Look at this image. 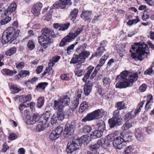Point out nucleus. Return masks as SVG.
Returning a JSON list of instances; mask_svg holds the SVG:
<instances>
[{"mask_svg":"<svg viewBox=\"0 0 154 154\" xmlns=\"http://www.w3.org/2000/svg\"><path fill=\"white\" fill-rule=\"evenodd\" d=\"M41 32V35L38 37L40 46L38 49L39 52L42 53L53 42L52 38H54L56 35L53 30L47 27L42 29Z\"/></svg>","mask_w":154,"mask_h":154,"instance_id":"f257e3e1","label":"nucleus"},{"mask_svg":"<svg viewBox=\"0 0 154 154\" xmlns=\"http://www.w3.org/2000/svg\"><path fill=\"white\" fill-rule=\"evenodd\" d=\"M20 30L17 29L16 31L12 27H9L5 30L2 36V44H5L9 42H12L14 40L19 34Z\"/></svg>","mask_w":154,"mask_h":154,"instance_id":"f03ea898","label":"nucleus"},{"mask_svg":"<svg viewBox=\"0 0 154 154\" xmlns=\"http://www.w3.org/2000/svg\"><path fill=\"white\" fill-rule=\"evenodd\" d=\"M134 45H136V48H137L136 50L137 55L136 54L133 52L132 51L130 50V52L131 53V57L136 60L137 59L138 60L142 61L143 59V56L147 53L146 51L147 50L146 49L148 48L145 44L143 45L142 43L141 44L139 43H135Z\"/></svg>","mask_w":154,"mask_h":154,"instance_id":"7ed1b4c3","label":"nucleus"},{"mask_svg":"<svg viewBox=\"0 0 154 154\" xmlns=\"http://www.w3.org/2000/svg\"><path fill=\"white\" fill-rule=\"evenodd\" d=\"M83 31V28L81 27L77 29L74 32H69L67 35L61 40L59 44V46L63 47L67 45L68 43L71 42Z\"/></svg>","mask_w":154,"mask_h":154,"instance_id":"20e7f679","label":"nucleus"},{"mask_svg":"<svg viewBox=\"0 0 154 154\" xmlns=\"http://www.w3.org/2000/svg\"><path fill=\"white\" fill-rule=\"evenodd\" d=\"M138 78V75L137 73L129 75L128 77L127 81L117 82L116 85V87L117 88H125L131 87L133 83L137 80Z\"/></svg>","mask_w":154,"mask_h":154,"instance_id":"39448f33","label":"nucleus"},{"mask_svg":"<svg viewBox=\"0 0 154 154\" xmlns=\"http://www.w3.org/2000/svg\"><path fill=\"white\" fill-rule=\"evenodd\" d=\"M81 146V143L79 139H73L72 141L68 143L66 151L67 154H75L74 151L79 149Z\"/></svg>","mask_w":154,"mask_h":154,"instance_id":"423d86ee","label":"nucleus"},{"mask_svg":"<svg viewBox=\"0 0 154 154\" xmlns=\"http://www.w3.org/2000/svg\"><path fill=\"white\" fill-rule=\"evenodd\" d=\"M70 114V112L69 109L57 112L56 114H54L52 116L51 120V124L56 123L58 120L62 121L65 118H68Z\"/></svg>","mask_w":154,"mask_h":154,"instance_id":"0eeeda50","label":"nucleus"},{"mask_svg":"<svg viewBox=\"0 0 154 154\" xmlns=\"http://www.w3.org/2000/svg\"><path fill=\"white\" fill-rule=\"evenodd\" d=\"M103 111L102 109H98L88 114L83 119L82 122H86L88 121H91L94 119H99L102 117V113Z\"/></svg>","mask_w":154,"mask_h":154,"instance_id":"6e6552de","label":"nucleus"},{"mask_svg":"<svg viewBox=\"0 0 154 154\" xmlns=\"http://www.w3.org/2000/svg\"><path fill=\"white\" fill-rule=\"evenodd\" d=\"M76 126V122L72 121L70 124L67 123L65 126V130L64 131V134L66 137L71 135L74 132L75 128Z\"/></svg>","mask_w":154,"mask_h":154,"instance_id":"1a4fd4ad","label":"nucleus"},{"mask_svg":"<svg viewBox=\"0 0 154 154\" xmlns=\"http://www.w3.org/2000/svg\"><path fill=\"white\" fill-rule=\"evenodd\" d=\"M112 144L114 148L118 150L122 149L125 146L123 140L120 136L116 137L112 142Z\"/></svg>","mask_w":154,"mask_h":154,"instance_id":"9d476101","label":"nucleus"},{"mask_svg":"<svg viewBox=\"0 0 154 154\" xmlns=\"http://www.w3.org/2000/svg\"><path fill=\"white\" fill-rule=\"evenodd\" d=\"M108 122L111 128H113L116 125H120L122 123V119L119 117H112L108 120Z\"/></svg>","mask_w":154,"mask_h":154,"instance_id":"9b49d317","label":"nucleus"},{"mask_svg":"<svg viewBox=\"0 0 154 154\" xmlns=\"http://www.w3.org/2000/svg\"><path fill=\"white\" fill-rule=\"evenodd\" d=\"M82 93V91L81 90L79 89L77 93L76 98L75 100L72 101V105L71 106L70 109L71 110L75 109L78 106L79 103V99H81V95Z\"/></svg>","mask_w":154,"mask_h":154,"instance_id":"f8f14e48","label":"nucleus"},{"mask_svg":"<svg viewBox=\"0 0 154 154\" xmlns=\"http://www.w3.org/2000/svg\"><path fill=\"white\" fill-rule=\"evenodd\" d=\"M42 4L40 2H37L32 7V12L35 16H38L40 14Z\"/></svg>","mask_w":154,"mask_h":154,"instance_id":"ddd939ff","label":"nucleus"},{"mask_svg":"<svg viewBox=\"0 0 154 154\" xmlns=\"http://www.w3.org/2000/svg\"><path fill=\"white\" fill-rule=\"evenodd\" d=\"M70 95L68 92L65 95L63 96L60 100H58L61 103L65 106H68L69 105L70 101Z\"/></svg>","mask_w":154,"mask_h":154,"instance_id":"4468645a","label":"nucleus"},{"mask_svg":"<svg viewBox=\"0 0 154 154\" xmlns=\"http://www.w3.org/2000/svg\"><path fill=\"white\" fill-rule=\"evenodd\" d=\"M40 116L37 113H34L32 117L30 116V119L26 121V123L28 124L33 125L39 121Z\"/></svg>","mask_w":154,"mask_h":154,"instance_id":"2eb2a0df","label":"nucleus"},{"mask_svg":"<svg viewBox=\"0 0 154 154\" xmlns=\"http://www.w3.org/2000/svg\"><path fill=\"white\" fill-rule=\"evenodd\" d=\"M50 112L46 111L41 116H40L39 122L45 125L47 123L50 117Z\"/></svg>","mask_w":154,"mask_h":154,"instance_id":"dca6fc26","label":"nucleus"},{"mask_svg":"<svg viewBox=\"0 0 154 154\" xmlns=\"http://www.w3.org/2000/svg\"><path fill=\"white\" fill-rule=\"evenodd\" d=\"M92 12L91 11L83 10L81 15V17L86 21L90 22L91 19L90 16L91 15Z\"/></svg>","mask_w":154,"mask_h":154,"instance_id":"f3484780","label":"nucleus"},{"mask_svg":"<svg viewBox=\"0 0 154 154\" xmlns=\"http://www.w3.org/2000/svg\"><path fill=\"white\" fill-rule=\"evenodd\" d=\"M126 121L122 127V129L124 130H127L130 128L136 123L135 122L133 119Z\"/></svg>","mask_w":154,"mask_h":154,"instance_id":"a211bd4d","label":"nucleus"},{"mask_svg":"<svg viewBox=\"0 0 154 154\" xmlns=\"http://www.w3.org/2000/svg\"><path fill=\"white\" fill-rule=\"evenodd\" d=\"M54 109L57 110V112L65 111L63 110V105L58 100H54Z\"/></svg>","mask_w":154,"mask_h":154,"instance_id":"6ab92c4d","label":"nucleus"},{"mask_svg":"<svg viewBox=\"0 0 154 154\" xmlns=\"http://www.w3.org/2000/svg\"><path fill=\"white\" fill-rule=\"evenodd\" d=\"M128 73L127 71H123L121 73L120 75H119L117 76L116 79V80H119V81H127Z\"/></svg>","mask_w":154,"mask_h":154,"instance_id":"aec40b11","label":"nucleus"},{"mask_svg":"<svg viewBox=\"0 0 154 154\" xmlns=\"http://www.w3.org/2000/svg\"><path fill=\"white\" fill-rule=\"evenodd\" d=\"M16 8V5L15 3H13L8 8L7 10H5L4 12V15L7 16L10 15L11 13L14 11Z\"/></svg>","mask_w":154,"mask_h":154,"instance_id":"412c9836","label":"nucleus"},{"mask_svg":"<svg viewBox=\"0 0 154 154\" xmlns=\"http://www.w3.org/2000/svg\"><path fill=\"white\" fill-rule=\"evenodd\" d=\"M92 85L91 83L88 82L85 85L84 88V93L86 96L88 95L91 91Z\"/></svg>","mask_w":154,"mask_h":154,"instance_id":"4be33fe9","label":"nucleus"},{"mask_svg":"<svg viewBox=\"0 0 154 154\" xmlns=\"http://www.w3.org/2000/svg\"><path fill=\"white\" fill-rule=\"evenodd\" d=\"M81 145L83 143L85 145H87L89 143L90 140L89 137L87 135H84L82 136L80 138H78Z\"/></svg>","mask_w":154,"mask_h":154,"instance_id":"5701e85b","label":"nucleus"},{"mask_svg":"<svg viewBox=\"0 0 154 154\" xmlns=\"http://www.w3.org/2000/svg\"><path fill=\"white\" fill-rule=\"evenodd\" d=\"M90 54V52L88 51H85L79 54V56L81 59L82 63H83L85 62L86 59L88 57Z\"/></svg>","mask_w":154,"mask_h":154,"instance_id":"b1692460","label":"nucleus"},{"mask_svg":"<svg viewBox=\"0 0 154 154\" xmlns=\"http://www.w3.org/2000/svg\"><path fill=\"white\" fill-rule=\"evenodd\" d=\"M78 13V10L76 8H74L71 12L69 15V18L73 22L76 19Z\"/></svg>","mask_w":154,"mask_h":154,"instance_id":"393cba45","label":"nucleus"},{"mask_svg":"<svg viewBox=\"0 0 154 154\" xmlns=\"http://www.w3.org/2000/svg\"><path fill=\"white\" fill-rule=\"evenodd\" d=\"M30 74V72L28 70H21L19 73L15 77V79H18L20 77H23L27 75H29Z\"/></svg>","mask_w":154,"mask_h":154,"instance_id":"a878e982","label":"nucleus"},{"mask_svg":"<svg viewBox=\"0 0 154 154\" xmlns=\"http://www.w3.org/2000/svg\"><path fill=\"white\" fill-rule=\"evenodd\" d=\"M152 95H149L146 98V103L145 106V109L146 110H148L151 108V105L152 102Z\"/></svg>","mask_w":154,"mask_h":154,"instance_id":"bb28decb","label":"nucleus"},{"mask_svg":"<svg viewBox=\"0 0 154 154\" xmlns=\"http://www.w3.org/2000/svg\"><path fill=\"white\" fill-rule=\"evenodd\" d=\"M106 142V140L105 139L102 138L98 140L97 144L98 145L99 147L100 146H102L104 147L106 146H107L109 145V143Z\"/></svg>","mask_w":154,"mask_h":154,"instance_id":"cd10ccee","label":"nucleus"},{"mask_svg":"<svg viewBox=\"0 0 154 154\" xmlns=\"http://www.w3.org/2000/svg\"><path fill=\"white\" fill-rule=\"evenodd\" d=\"M135 117V115L134 114L133 111H131L126 114L124 120L125 121L131 120Z\"/></svg>","mask_w":154,"mask_h":154,"instance_id":"c85d7f7f","label":"nucleus"},{"mask_svg":"<svg viewBox=\"0 0 154 154\" xmlns=\"http://www.w3.org/2000/svg\"><path fill=\"white\" fill-rule=\"evenodd\" d=\"M80 57L79 56V54L78 55L75 54L70 61V63L75 64L78 62H79V63H82V61Z\"/></svg>","mask_w":154,"mask_h":154,"instance_id":"c756f323","label":"nucleus"},{"mask_svg":"<svg viewBox=\"0 0 154 154\" xmlns=\"http://www.w3.org/2000/svg\"><path fill=\"white\" fill-rule=\"evenodd\" d=\"M145 101H142L139 103L134 111H133L134 114L136 116L141 111V108L142 107L143 105L145 102Z\"/></svg>","mask_w":154,"mask_h":154,"instance_id":"7c9ffc66","label":"nucleus"},{"mask_svg":"<svg viewBox=\"0 0 154 154\" xmlns=\"http://www.w3.org/2000/svg\"><path fill=\"white\" fill-rule=\"evenodd\" d=\"M88 103L85 101L83 102L80 105L79 112L80 113H82L84 111L88 108Z\"/></svg>","mask_w":154,"mask_h":154,"instance_id":"2f4dec72","label":"nucleus"},{"mask_svg":"<svg viewBox=\"0 0 154 154\" xmlns=\"http://www.w3.org/2000/svg\"><path fill=\"white\" fill-rule=\"evenodd\" d=\"M16 51V48L15 47H13L6 51L5 54L7 56H11L15 53Z\"/></svg>","mask_w":154,"mask_h":154,"instance_id":"473e14b6","label":"nucleus"},{"mask_svg":"<svg viewBox=\"0 0 154 154\" xmlns=\"http://www.w3.org/2000/svg\"><path fill=\"white\" fill-rule=\"evenodd\" d=\"M60 3V7L63 9L65 8L66 5H71V0H59Z\"/></svg>","mask_w":154,"mask_h":154,"instance_id":"72a5a7b5","label":"nucleus"},{"mask_svg":"<svg viewBox=\"0 0 154 154\" xmlns=\"http://www.w3.org/2000/svg\"><path fill=\"white\" fill-rule=\"evenodd\" d=\"M60 3L58 2H56L51 7L49 11V14H52L53 9H56L59 8L61 9H63V8L60 7Z\"/></svg>","mask_w":154,"mask_h":154,"instance_id":"f704fd0d","label":"nucleus"},{"mask_svg":"<svg viewBox=\"0 0 154 154\" xmlns=\"http://www.w3.org/2000/svg\"><path fill=\"white\" fill-rule=\"evenodd\" d=\"M134 150V146L133 145L129 146L126 147L124 151V152L125 154H129L132 153Z\"/></svg>","mask_w":154,"mask_h":154,"instance_id":"c9c22d12","label":"nucleus"},{"mask_svg":"<svg viewBox=\"0 0 154 154\" xmlns=\"http://www.w3.org/2000/svg\"><path fill=\"white\" fill-rule=\"evenodd\" d=\"M106 51L104 48L102 47H99L97 49L95 52V55L97 57H100L104 52Z\"/></svg>","mask_w":154,"mask_h":154,"instance_id":"e433bc0d","label":"nucleus"},{"mask_svg":"<svg viewBox=\"0 0 154 154\" xmlns=\"http://www.w3.org/2000/svg\"><path fill=\"white\" fill-rule=\"evenodd\" d=\"M103 135L102 131L96 130L94 131L92 133L91 135H93L96 138H99L100 137Z\"/></svg>","mask_w":154,"mask_h":154,"instance_id":"4c0bfd02","label":"nucleus"},{"mask_svg":"<svg viewBox=\"0 0 154 154\" xmlns=\"http://www.w3.org/2000/svg\"><path fill=\"white\" fill-rule=\"evenodd\" d=\"M87 46V45L85 43H84L82 45L79 46L76 49V52L79 54L81 52L85 51Z\"/></svg>","mask_w":154,"mask_h":154,"instance_id":"58836bf2","label":"nucleus"},{"mask_svg":"<svg viewBox=\"0 0 154 154\" xmlns=\"http://www.w3.org/2000/svg\"><path fill=\"white\" fill-rule=\"evenodd\" d=\"M135 134V137L138 140L141 141L143 140V136L142 133L140 131L136 130Z\"/></svg>","mask_w":154,"mask_h":154,"instance_id":"ea45409f","label":"nucleus"},{"mask_svg":"<svg viewBox=\"0 0 154 154\" xmlns=\"http://www.w3.org/2000/svg\"><path fill=\"white\" fill-rule=\"evenodd\" d=\"M97 126L98 127V130L103 131L105 130V125L103 121H101L100 123H98Z\"/></svg>","mask_w":154,"mask_h":154,"instance_id":"a19ab883","label":"nucleus"},{"mask_svg":"<svg viewBox=\"0 0 154 154\" xmlns=\"http://www.w3.org/2000/svg\"><path fill=\"white\" fill-rule=\"evenodd\" d=\"M94 69V67L91 66H89L87 68V72L84 75V77L86 79H88L89 77L90 74L91 73Z\"/></svg>","mask_w":154,"mask_h":154,"instance_id":"79ce46f5","label":"nucleus"},{"mask_svg":"<svg viewBox=\"0 0 154 154\" xmlns=\"http://www.w3.org/2000/svg\"><path fill=\"white\" fill-rule=\"evenodd\" d=\"M123 140V142L125 143L126 141H131V140L132 136L128 134L121 135L120 136Z\"/></svg>","mask_w":154,"mask_h":154,"instance_id":"37998d69","label":"nucleus"},{"mask_svg":"<svg viewBox=\"0 0 154 154\" xmlns=\"http://www.w3.org/2000/svg\"><path fill=\"white\" fill-rule=\"evenodd\" d=\"M10 87L11 91L13 94L17 93L20 90L19 88L14 85H11Z\"/></svg>","mask_w":154,"mask_h":154,"instance_id":"c03bdc74","label":"nucleus"},{"mask_svg":"<svg viewBox=\"0 0 154 154\" xmlns=\"http://www.w3.org/2000/svg\"><path fill=\"white\" fill-rule=\"evenodd\" d=\"M48 83L46 82H41L37 85L36 88L37 89H41L44 90L48 85Z\"/></svg>","mask_w":154,"mask_h":154,"instance_id":"a18cd8bd","label":"nucleus"},{"mask_svg":"<svg viewBox=\"0 0 154 154\" xmlns=\"http://www.w3.org/2000/svg\"><path fill=\"white\" fill-rule=\"evenodd\" d=\"M60 137L58 134H57L55 131H53L49 136V138L51 140H54Z\"/></svg>","mask_w":154,"mask_h":154,"instance_id":"49530a36","label":"nucleus"},{"mask_svg":"<svg viewBox=\"0 0 154 154\" xmlns=\"http://www.w3.org/2000/svg\"><path fill=\"white\" fill-rule=\"evenodd\" d=\"M44 103V98L43 97H39L38 100L37 106L38 108L41 107L43 105Z\"/></svg>","mask_w":154,"mask_h":154,"instance_id":"de8ad7c7","label":"nucleus"},{"mask_svg":"<svg viewBox=\"0 0 154 154\" xmlns=\"http://www.w3.org/2000/svg\"><path fill=\"white\" fill-rule=\"evenodd\" d=\"M125 105L123 102H119L116 103L115 107L119 110H122L125 107Z\"/></svg>","mask_w":154,"mask_h":154,"instance_id":"09e8293b","label":"nucleus"},{"mask_svg":"<svg viewBox=\"0 0 154 154\" xmlns=\"http://www.w3.org/2000/svg\"><path fill=\"white\" fill-rule=\"evenodd\" d=\"M91 130L92 128L90 126L85 125L82 128V132L85 133H88Z\"/></svg>","mask_w":154,"mask_h":154,"instance_id":"8fccbe9b","label":"nucleus"},{"mask_svg":"<svg viewBox=\"0 0 154 154\" xmlns=\"http://www.w3.org/2000/svg\"><path fill=\"white\" fill-rule=\"evenodd\" d=\"M3 74L8 75H12L14 74L13 71H11L8 69H4L2 71Z\"/></svg>","mask_w":154,"mask_h":154,"instance_id":"3c124183","label":"nucleus"},{"mask_svg":"<svg viewBox=\"0 0 154 154\" xmlns=\"http://www.w3.org/2000/svg\"><path fill=\"white\" fill-rule=\"evenodd\" d=\"M70 24L69 23H67L64 24H60V30L64 31L67 29L69 26Z\"/></svg>","mask_w":154,"mask_h":154,"instance_id":"603ef678","label":"nucleus"},{"mask_svg":"<svg viewBox=\"0 0 154 154\" xmlns=\"http://www.w3.org/2000/svg\"><path fill=\"white\" fill-rule=\"evenodd\" d=\"M75 75L78 77H80L83 75L84 73V71L82 69H76L74 71Z\"/></svg>","mask_w":154,"mask_h":154,"instance_id":"864d4df0","label":"nucleus"},{"mask_svg":"<svg viewBox=\"0 0 154 154\" xmlns=\"http://www.w3.org/2000/svg\"><path fill=\"white\" fill-rule=\"evenodd\" d=\"M45 125L41 123L38 125L36 128V130L38 132H41L43 131L45 128Z\"/></svg>","mask_w":154,"mask_h":154,"instance_id":"5fc2aeb1","label":"nucleus"},{"mask_svg":"<svg viewBox=\"0 0 154 154\" xmlns=\"http://www.w3.org/2000/svg\"><path fill=\"white\" fill-rule=\"evenodd\" d=\"M27 46L29 49L30 50H33L35 47V45L33 41H29L27 44Z\"/></svg>","mask_w":154,"mask_h":154,"instance_id":"6e6d98bb","label":"nucleus"},{"mask_svg":"<svg viewBox=\"0 0 154 154\" xmlns=\"http://www.w3.org/2000/svg\"><path fill=\"white\" fill-rule=\"evenodd\" d=\"M11 20V18L9 16L6 17L5 18L2 19L1 21L2 25H4L9 22Z\"/></svg>","mask_w":154,"mask_h":154,"instance_id":"4d7b16f0","label":"nucleus"},{"mask_svg":"<svg viewBox=\"0 0 154 154\" xmlns=\"http://www.w3.org/2000/svg\"><path fill=\"white\" fill-rule=\"evenodd\" d=\"M55 131L57 134H58L60 136L61 133L63 132V128L60 126H58L54 130H53Z\"/></svg>","mask_w":154,"mask_h":154,"instance_id":"13d9d810","label":"nucleus"},{"mask_svg":"<svg viewBox=\"0 0 154 154\" xmlns=\"http://www.w3.org/2000/svg\"><path fill=\"white\" fill-rule=\"evenodd\" d=\"M30 114V111L29 110L27 109H25L23 112V114L24 116H25V121L26 122V121L27 120V119H30V116L29 115Z\"/></svg>","mask_w":154,"mask_h":154,"instance_id":"bf43d9fd","label":"nucleus"},{"mask_svg":"<svg viewBox=\"0 0 154 154\" xmlns=\"http://www.w3.org/2000/svg\"><path fill=\"white\" fill-rule=\"evenodd\" d=\"M115 135L113 134H109L106 136L107 140L110 141H113L116 138Z\"/></svg>","mask_w":154,"mask_h":154,"instance_id":"052dcab7","label":"nucleus"},{"mask_svg":"<svg viewBox=\"0 0 154 154\" xmlns=\"http://www.w3.org/2000/svg\"><path fill=\"white\" fill-rule=\"evenodd\" d=\"M16 68L18 69H21L24 67V63L23 62H20L18 63H16Z\"/></svg>","mask_w":154,"mask_h":154,"instance_id":"680f3d73","label":"nucleus"},{"mask_svg":"<svg viewBox=\"0 0 154 154\" xmlns=\"http://www.w3.org/2000/svg\"><path fill=\"white\" fill-rule=\"evenodd\" d=\"M103 82L104 85H109L110 83V79L108 77H105L103 79Z\"/></svg>","mask_w":154,"mask_h":154,"instance_id":"e2e57ef3","label":"nucleus"},{"mask_svg":"<svg viewBox=\"0 0 154 154\" xmlns=\"http://www.w3.org/2000/svg\"><path fill=\"white\" fill-rule=\"evenodd\" d=\"M9 148V146L5 142L2 145V149L1 151L2 152H5Z\"/></svg>","mask_w":154,"mask_h":154,"instance_id":"0e129e2a","label":"nucleus"},{"mask_svg":"<svg viewBox=\"0 0 154 154\" xmlns=\"http://www.w3.org/2000/svg\"><path fill=\"white\" fill-rule=\"evenodd\" d=\"M154 67V66H152L146 70L144 72V74L145 75H150L153 72V68Z\"/></svg>","mask_w":154,"mask_h":154,"instance_id":"69168bd1","label":"nucleus"},{"mask_svg":"<svg viewBox=\"0 0 154 154\" xmlns=\"http://www.w3.org/2000/svg\"><path fill=\"white\" fill-rule=\"evenodd\" d=\"M78 43L77 42H76L74 44L71 45L69 46L68 48H67L66 49V51H70L71 50H72L73 49L75 46Z\"/></svg>","mask_w":154,"mask_h":154,"instance_id":"338daca9","label":"nucleus"},{"mask_svg":"<svg viewBox=\"0 0 154 154\" xmlns=\"http://www.w3.org/2000/svg\"><path fill=\"white\" fill-rule=\"evenodd\" d=\"M17 136L15 133L10 134L8 136V139L10 140H14L16 139Z\"/></svg>","mask_w":154,"mask_h":154,"instance_id":"774afa93","label":"nucleus"}]
</instances>
